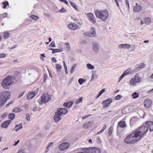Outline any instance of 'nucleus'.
<instances>
[{"mask_svg":"<svg viewBox=\"0 0 153 153\" xmlns=\"http://www.w3.org/2000/svg\"><path fill=\"white\" fill-rule=\"evenodd\" d=\"M112 127L111 126H110L109 128L108 129V134L110 136L112 134Z\"/></svg>","mask_w":153,"mask_h":153,"instance_id":"obj_48","label":"nucleus"},{"mask_svg":"<svg viewBox=\"0 0 153 153\" xmlns=\"http://www.w3.org/2000/svg\"><path fill=\"white\" fill-rule=\"evenodd\" d=\"M26 119L27 120H29L30 119V115L29 114H26Z\"/></svg>","mask_w":153,"mask_h":153,"instance_id":"obj_55","label":"nucleus"},{"mask_svg":"<svg viewBox=\"0 0 153 153\" xmlns=\"http://www.w3.org/2000/svg\"><path fill=\"white\" fill-rule=\"evenodd\" d=\"M62 51L63 49L62 48L60 49H55L53 52H52V53L54 54L56 52H62Z\"/></svg>","mask_w":153,"mask_h":153,"instance_id":"obj_40","label":"nucleus"},{"mask_svg":"<svg viewBox=\"0 0 153 153\" xmlns=\"http://www.w3.org/2000/svg\"><path fill=\"white\" fill-rule=\"evenodd\" d=\"M105 91V89L103 88L99 92V93L101 95Z\"/></svg>","mask_w":153,"mask_h":153,"instance_id":"obj_60","label":"nucleus"},{"mask_svg":"<svg viewBox=\"0 0 153 153\" xmlns=\"http://www.w3.org/2000/svg\"><path fill=\"white\" fill-rule=\"evenodd\" d=\"M146 125H147V126L149 128L150 132L153 131V122L149 121L148 122L146 121L145 123Z\"/></svg>","mask_w":153,"mask_h":153,"instance_id":"obj_17","label":"nucleus"},{"mask_svg":"<svg viewBox=\"0 0 153 153\" xmlns=\"http://www.w3.org/2000/svg\"><path fill=\"white\" fill-rule=\"evenodd\" d=\"M97 141L98 143H101V139L99 138H97Z\"/></svg>","mask_w":153,"mask_h":153,"instance_id":"obj_61","label":"nucleus"},{"mask_svg":"<svg viewBox=\"0 0 153 153\" xmlns=\"http://www.w3.org/2000/svg\"><path fill=\"white\" fill-rule=\"evenodd\" d=\"M149 129V128L147 125H146L145 123H143L142 126L140 127L139 130L141 132V134L140 135V138L143 137V136L146 133Z\"/></svg>","mask_w":153,"mask_h":153,"instance_id":"obj_4","label":"nucleus"},{"mask_svg":"<svg viewBox=\"0 0 153 153\" xmlns=\"http://www.w3.org/2000/svg\"><path fill=\"white\" fill-rule=\"evenodd\" d=\"M89 148H79L78 150V151H83L85 152H88L89 150Z\"/></svg>","mask_w":153,"mask_h":153,"instance_id":"obj_36","label":"nucleus"},{"mask_svg":"<svg viewBox=\"0 0 153 153\" xmlns=\"http://www.w3.org/2000/svg\"><path fill=\"white\" fill-rule=\"evenodd\" d=\"M87 16L88 17V20L92 23L95 24L96 22V20L93 14L91 13H88Z\"/></svg>","mask_w":153,"mask_h":153,"instance_id":"obj_9","label":"nucleus"},{"mask_svg":"<svg viewBox=\"0 0 153 153\" xmlns=\"http://www.w3.org/2000/svg\"><path fill=\"white\" fill-rule=\"evenodd\" d=\"M10 97V93L8 91H4L1 92L0 94L1 99H2L6 102Z\"/></svg>","mask_w":153,"mask_h":153,"instance_id":"obj_5","label":"nucleus"},{"mask_svg":"<svg viewBox=\"0 0 153 153\" xmlns=\"http://www.w3.org/2000/svg\"><path fill=\"white\" fill-rule=\"evenodd\" d=\"M22 111V109L18 107H16L13 108L12 111L15 113L19 112Z\"/></svg>","mask_w":153,"mask_h":153,"instance_id":"obj_32","label":"nucleus"},{"mask_svg":"<svg viewBox=\"0 0 153 153\" xmlns=\"http://www.w3.org/2000/svg\"><path fill=\"white\" fill-rule=\"evenodd\" d=\"M53 145V143L52 142H50L48 144V147H52Z\"/></svg>","mask_w":153,"mask_h":153,"instance_id":"obj_63","label":"nucleus"},{"mask_svg":"<svg viewBox=\"0 0 153 153\" xmlns=\"http://www.w3.org/2000/svg\"><path fill=\"white\" fill-rule=\"evenodd\" d=\"M126 126V125L124 121H120L118 124L117 127V129H118L119 127H121L122 128H124Z\"/></svg>","mask_w":153,"mask_h":153,"instance_id":"obj_20","label":"nucleus"},{"mask_svg":"<svg viewBox=\"0 0 153 153\" xmlns=\"http://www.w3.org/2000/svg\"><path fill=\"white\" fill-rule=\"evenodd\" d=\"M132 72V71L131 69L130 68H128L126 71H125L123 73L124 74L125 76L127 75L130 74H131Z\"/></svg>","mask_w":153,"mask_h":153,"instance_id":"obj_29","label":"nucleus"},{"mask_svg":"<svg viewBox=\"0 0 153 153\" xmlns=\"http://www.w3.org/2000/svg\"><path fill=\"white\" fill-rule=\"evenodd\" d=\"M2 5H3V8L5 9L6 8L7 6L9 5V4L8 1H6L3 2Z\"/></svg>","mask_w":153,"mask_h":153,"instance_id":"obj_47","label":"nucleus"},{"mask_svg":"<svg viewBox=\"0 0 153 153\" xmlns=\"http://www.w3.org/2000/svg\"><path fill=\"white\" fill-rule=\"evenodd\" d=\"M83 34L88 36L93 37L96 34L94 28L93 27H91L90 29V31L88 32L83 33Z\"/></svg>","mask_w":153,"mask_h":153,"instance_id":"obj_10","label":"nucleus"},{"mask_svg":"<svg viewBox=\"0 0 153 153\" xmlns=\"http://www.w3.org/2000/svg\"><path fill=\"white\" fill-rule=\"evenodd\" d=\"M59 12L61 13L66 12L67 10L64 7H62L60 10H59Z\"/></svg>","mask_w":153,"mask_h":153,"instance_id":"obj_50","label":"nucleus"},{"mask_svg":"<svg viewBox=\"0 0 153 153\" xmlns=\"http://www.w3.org/2000/svg\"><path fill=\"white\" fill-rule=\"evenodd\" d=\"M7 113H4L2 114L1 116V117L2 118H5L7 117Z\"/></svg>","mask_w":153,"mask_h":153,"instance_id":"obj_52","label":"nucleus"},{"mask_svg":"<svg viewBox=\"0 0 153 153\" xmlns=\"http://www.w3.org/2000/svg\"><path fill=\"white\" fill-rule=\"evenodd\" d=\"M93 46L92 49L93 52L95 53H97L99 50L98 44L96 42H93L92 43Z\"/></svg>","mask_w":153,"mask_h":153,"instance_id":"obj_12","label":"nucleus"},{"mask_svg":"<svg viewBox=\"0 0 153 153\" xmlns=\"http://www.w3.org/2000/svg\"><path fill=\"white\" fill-rule=\"evenodd\" d=\"M131 45L128 44H120L119 45V48H126L127 49H128L130 48Z\"/></svg>","mask_w":153,"mask_h":153,"instance_id":"obj_23","label":"nucleus"},{"mask_svg":"<svg viewBox=\"0 0 153 153\" xmlns=\"http://www.w3.org/2000/svg\"><path fill=\"white\" fill-rule=\"evenodd\" d=\"M69 2L71 6L73 7H74L75 9V10H78V9L76 6L77 5L75 3L71 1H70Z\"/></svg>","mask_w":153,"mask_h":153,"instance_id":"obj_39","label":"nucleus"},{"mask_svg":"<svg viewBox=\"0 0 153 153\" xmlns=\"http://www.w3.org/2000/svg\"><path fill=\"white\" fill-rule=\"evenodd\" d=\"M145 64L143 63H140L139 64H137L135 66V71H138V68H144L145 67Z\"/></svg>","mask_w":153,"mask_h":153,"instance_id":"obj_25","label":"nucleus"},{"mask_svg":"<svg viewBox=\"0 0 153 153\" xmlns=\"http://www.w3.org/2000/svg\"><path fill=\"white\" fill-rule=\"evenodd\" d=\"M94 13L97 18L103 21H105L108 17L109 13L106 10H96L94 12Z\"/></svg>","mask_w":153,"mask_h":153,"instance_id":"obj_1","label":"nucleus"},{"mask_svg":"<svg viewBox=\"0 0 153 153\" xmlns=\"http://www.w3.org/2000/svg\"><path fill=\"white\" fill-rule=\"evenodd\" d=\"M125 76L124 74L123 73L120 77L119 82Z\"/></svg>","mask_w":153,"mask_h":153,"instance_id":"obj_53","label":"nucleus"},{"mask_svg":"<svg viewBox=\"0 0 153 153\" xmlns=\"http://www.w3.org/2000/svg\"><path fill=\"white\" fill-rule=\"evenodd\" d=\"M121 97V96L120 95H118L115 97V99L117 100H118L120 99Z\"/></svg>","mask_w":153,"mask_h":153,"instance_id":"obj_51","label":"nucleus"},{"mask_svg":"<svg viewBox=\"0 0 153 153\" xmlns=\"http://www.w3.org/2000/svg\"><path fill=\"white\" fill-rule=\"evenodd\" d=\"M65 45H67V47L68 49L70 48V46L69 45V44L68 42L65 43Z\"/></svg>","mask_w":153,"mask_h":153,"instance_id":"obj_64","label":"nucleus"},{"mask_svg":"<svg viewBox=\"0 0 153 153\" xmlns=\"http://www.w3.org/2000/svg\"><path fill=\"white\" fill-rule=\"evenodd\" d=\"M49 46L50 47L55 48L56 47L55 42H52L49 45Z\"/></svg>","mask_w":153,"mask_h":153,"instance_id":"obj_49","label":"nucleus"},{"mask_svg":"<svg viewBox=\"0 0 153 153\" xmlns=\"http://www.w3.org/2000/svg\"><path fill=\"white\" fill-rule=\"evenodd\" d=\"M40 59H42V60H44V58H43L45 57V56L44 54H40Z\"/></svg>","mask_w":153,"mask_h":153,"instance_id":"obj_56","label":"nucleus"},{"mask_svg":"<svg viewBox=\"0 0 153 153\" xmlns=\"http://www.w3.org/2000/svg\"><path fill=\"white\" fill-rule=\"evenodd\" d=\"M14 77L11 75H8L4 78L1 83V86L5 89L10 88L11 85L13 82Z\"/></svg>","mask_w":153,"mask_h":153,"instance_id":"obj_2","label":"nucleus"},{"mask_svg":"<svg viewBox=\"0 0 153 153\" xmlns=\"http://www.w3.org/2000/svg\"><path fill=\"white\" fill-rule=\"evenodd\" d=\"M88 153H100V150L97 147H89Z\"/></svg>","mask_w":153,"mask_h":153,"instance_id":"obj_11","label":"nucleus"},{"mask_svg":"<svg viewBox=\"0 0 153 153\" xmlns=\"http://www.w3.org/2000/svg\"><path fill=\"white\" fill-rule=\"evenodd\" d=\"M68 142H64L60 144L58 146V149L60 151H63L67 149L69 146Z\"/></svg>","mask_w":153,"mask_h":153,"instance_id":"obj_7","label":"nucleus"},{"mask_svg":"<svg viewBox=\"0 0 153 153\" xmlns=\"http://www.w3.org/2000/svg\"><path fill=\"white\" fill-rule=\"evenodd\" d=\"M7 13H6L0 14V21H1L4 18L7 17Z\"/></svg>","mask_w":153,"mask_h":153,"instance_id":"obj_27","label":"nucleus"},{"mask_svg":"<svg viewBox=\"0 0 153 153\" xmlns=\"http://www.w3.org/2000/svg\"><path fill=\"white\" fill-rule=\"evenodd\" d=\"M10 36V34L8 32L4 33L3 35L4 38L5 39H7Z\"/></svg>","mask_w":153,"mask_h":153,"instance_id":"obj_34","label":"nucleus"},{"mask_svg":"<svg viewBox=\"0 0 153 153\" xmlns=\"http://www.w3.org/2000/svg\"><path fill=\"white\" fill-rule=\"evenodd\" d=\"M77 65L76 64H73L72 67L70 70V72L71 74H73L75 71V70L76 68Z\"/></svg>","mask_w":153,"mask_h":153,"instance_id":"obj_35","label":"nucleus"},{"mask_svg":"<svg viewBox=\"0 0 153 153\" xmlns=\"http://www.w3.org/2000/svg\"><path fill=\"white\" fill-rule=\"evenodd\" d=\"M15 114L13 113H10L8 116V118L9 119H11L12 120H13L15 117Z\"/></svg>","mask_w":153,"mask_h":153,"instance_id":"obj_42","label":"nucleus"},{"mask_svg":"<svg viewBox=\"0 0 153 153\" xmlns=\"http://www.w3.org/2000/svg\"><path fill=\"white\" fill-rule=\"evenodd\" d=\"M144 21L145 24L149 25L151 23V19L149 17H146L144 19Z\"/></svg>","mask_w":153,"mask_h":153,"instance_id":"obj_26","label":"nucleus"},{"mask_svg":"<svg viewBox=\"0 0 153 153\" xmlns=\"http://www.w3.org/2000/svg\"><path fill=\"white\" fill-rule=\"evenodd\" d=\"M112 102V100L111 98H108L103 101L102 104L103 105V108L107 107Z\"/></svg>","mask_w":153,"mask_h":153,"instance_id":"obj_13","label":"nucleus"},{"mask_svg":"<svg viewBox=\"0 0 153 153\" xmlns=\"http://www.w3.org/2000/svg\"><path fill=\"white\" fill-rule=\"evenodd\" d=\"M86 67L88 69L92 70L94 68V67L90 63H88L86 64Z\"/></svg>","mask_w":153,"mask_h":153,"instance_id":"obj_38","label":"nucleus"},{"mask_svg":"<svg viewBox=\"0 0 153 153\" xmlns=\"http://www.w3.org/2000/svg\"><path fill=\"white\" fill-rule=\"evenodd\" d=\"M130 82L131 85L133 86H135L136 85V83H137L133 78L131 79Z\"/></svg>","mask_w":153,"mask_h":153,"instance_id":"obj_31","label":"nucleus"},{"mask_svg":"<svg viewBox=\"0 0 153 153\" xmlns=\"http://www.w3.org/2000/svg\"><path fill=\"white\" fill-rule=\"evenodd\" d=\"M96 74H93L92 75V78L90 80V81H92L94 79V78L95 76H96Z\"/></svg>","mask_w":153,"mask_h":153,"instance_id":"obj_58","label":"nucleus"},{"mask_svg":"<svg viewBox=\"0 0 153 153\" xmlns=\"http://www.w3.org/2000/svg\"><path fill=\"white\" fill-rule=\"evenodd\" d=\"M152 104V101L149 99H146L144 101V105L145 107L149 108L150 107Z\"/></svg>","mask_w":153,"mask_h":153,"instance_id":"obj_18","label":"nucleus"},{"mask_svg":"<svg viewBox=\"0 0 153 153\" xmlns=\"http://www.w3.org/2000/svg\"><path fill=\"white\" fill-rule=\"evenodd\" d=\"M132 72V71L131 69L130 68H128L126 71H125L123 73L124 74L125 76L127 75L130 74H131Z\"/></svg>","mask_w":153,"mask_h":153,"instance_id":"obj_30","label":"nucleus"},{"mask_svg":"<svg viewBox=\"0 0 153 153\" xmlns=\"http://www.w3.org/2000/svg\"><path fill=\"white\" fill-rule=\"evenodd\" d=\"M93 124V121H90L84 124L83 126V127L85 128H87L91 127Z\"/></svg>","mask_w":153,"mask_h":153,"instance_id":"obj_21","label":"nucleus"},{"mask_svg":"<svg viewBox=\"0 0 153 153\" xmlns=\"http://www.w3.org/2000/svg\"><path fill=\"white\" fill-rule=\"evenodd\" d=\"M141 133V132L140 130L135 131L133 133H132L127 137L124 140L125 142L127 143H129L136 142V140L134 142L133 139L134 138L138 137Z\"/></svg>","mask_w":153,"mask_h":153,"instance_id":"obj_3","label":"nucleus"},{"mask_svg":"<svg viewBox=\"0 0 153 153\" xmlns=\"http://www.w3.org/2000/svg\"><path fill=\"white\" fill-rule=\"evenodd\" d=\"M106 128V125L105 124L102 127V129L99 131L97 132L96 134V135H98L99 134H101L105 130Z\"/></svg>","mask_w":153,"mask_h":153,"instance_id":"obj_33","label":"nucleus"},{"mask_svg":"<svg viewBox=\"0 0 153 153\" xmlns=\"http://www.w3.org/2000/svg\"><path fill=\"white\" fill-rule=\"evenodd\" d=\"M38 108L37 106L33 108V111H36L37 110Z\"/></svg>","mask_w":153,"mask_h":153,"instance_id":"obj_62","label":"nucleus"},{"mask_svg":"<svg viewBox=\"0 0 153 153\" xmlns=\"http://www.w3.org/2000/svg\"><path fill=\"white\" fill-rule=\"evenodd\" d=\"M18 127H19V128H17L15 130L16 131H17L19 130L22 128V124L20 123L19 124H17L15 126V128H16Z\"/></svg>","mask_w":153,"mask_h":153,"instance_id":"obj_41","label":"nucleus"},{"mask_svg":"<svg viewBox=\"0 0 153 153\" xmlns=\"http://www.w3.org/2000/svg\"><path fill=\"white\" fill-rule=\"evenodd\" d=\"M139 93L137 92H134L131 94V96L133 97V99H135L139 97Z\"/></svg>","mask_w":153,"mask_h":153,"instance_id":"obj_37","label":"nucleus"},{"mask_svg":"<svg viewBox=\"0 0 153 153\" xmlns=\"http://www.w3.org/2000/svg\"><path fill=\"white\" fill-rule=\"evenodd\" d=\"M6 55L5 53H0V59L4 58L6 57Z\"/></svg>","mask_w":153,"mask_h":153,"instance_id":"obj_54","label":"nucleus"},{"mask_svg":"<svg viewBox=\"0 0 153 153\" xmlns=\"http://www.w3.org/2000/svg\"><path fill=\"white\" fill-rule=\"evenodd\" d=\"M126 4L128 6V8L129 9V3L128 0H126Z\"/></svg>","mask_w":153,"mask_h":153,"instance_id":"obj_59","label":"nucleus"},{"mask_svg":"<svg viewBox=\"0 0 153 153\" xmlns=\"http://www.w3.org/2000/svg\"><path fill=\"white\" fill-rule=\"evenodd\" d=\"M83 98V97H79L76 102L75 104H77L81 103L82 101Z\"/></svg>","mask_w":153,"mask_h":153,"instance_id":"obj_44","label":"nucleus"},{"mask_svg":"<svg viewBox=\"0 0 153 153\" xmlns=\"http://www.w3.org/2000/svg\"><path fill=\"white\" fill-rule=\"evenodd\" d=\"M61 114H59V113L56 111L53 117L54 120L56 122H58L62 119V118L61 117Z\"/></svg>","mask_w":153,"mask_h":153,"instance_id":"obj_16","label":"nucleus"},{"mask_svg":"<svg viewBox=\"0 0 153 153\" xmlns=\"http://www.w3.org/2000/svg\"><path fill=\"white\" fill-rule=\"evenodd\" d=\"M133 78L137 83L140 82L141 80V78L140 77H139L138 75L137 74H136L135 75L134 77Z\"/></svg>","mask_w":153,"mask_h":153,"instance_id":"obj_28","label":"nucleus"},{"mask_svg":"<svg viewBox=\"0 0 153 153\" xmlns=\"http://www.w3.org/2000/svg\"><path fill=\"white\" fill-rule=\"evenodd\" d=\"M86 80L85 79L81 78L78 79V82L79 84L81 85L86 81Z\"/></svg>","mask_w":153,"mask_h":153,"instance_id":"obj_43","label":"nucleus"},{"mask_svg":"<svg viewBox=\"0 0 153 153\" xmlns=\"http://www.w3.org/2000/svg\"><path fill=\"white\" fill-rule=\"evenodd\" d=\"M39 91V88H37L35 91H32L29 92L27 95V99L28 100H30L33 98L37 93Z\"/></svg>","mask_w":153,"mask_h":153,"instance_id":"obj_8","label":"nucleus"},{"mask_svg":"<svg viewBox=\"0 0 153 153\" xmlns=\"http://www.w3.org/2000/svg\"><path fill=\"white\" fill-rule=\"evenodd\" d=\"M57 111L62 116V114H66L67 113L68 110L65 108H59L57 109Z\"/></svg>","mask_w":153,"mask_h":153,"instance_id":"obj_14","label":"nucleus"},{"mask_svg":"<svg viewBox=\"0 0 153 153\" xmlns=\"http://www.w3.org/2000/svg\"><path fill=\"white\" fill-rule=\"evenodd\" d=\"M61 2H64L66 4H68V1L66 0H59Z\"/></svg>","mask_w":153,"mask_h":153,"instance_id":"obj_57","label":"nucleus"},{"mask_svg":"<svg viewBox=\"0 0 153 153\" xmlns=\"http://www.w3.org/2000/svg\"><path fill=\"white\" fill-rule=\"evenodd\" d=\"M30 18L35 20H37L39 18V17L38 16L33 15H31Z\"/></svg>","mask_w":153,"mask_h":153,"instance_id":"obj_45","label":"nucleus"},{"mask_svg":"<svg viewBox=\"0 0 153 153\" xmlns=\"http://www.w3.org/2000/svg\"><path fill=\"white\" fill-rule=\"evenodd\" d=\"M48 101V94H45L42 95L41 98L39 99L38 100V102L41 104H42L43 103H45Z\"/></svg>","mask_w":153,"mask_h":153,"instance_id":"obj_6","label":"nucleus"},{"mask_svg":"<svg viewBox=\"0 0 153 153\" xmlns=\"http://www.w3.org/2000/svg\"><path fill=\"white\" fill-rule=\"evenodd\" d=\"M62 67V66L59 64H57L56 65V68L57 71H60Z\"/></svg>","mask_w":153,"mask_h":153,"instance_id":"obj_46","label":"nucleus"},{"mask_svg":"<svg viewBox=\"0 0 153 153\" xmlns=\"http://www.w3.org/2000/svg\"><path fill=\"white\" fill-rule=\"evenodd\" d=\"M68 27L69 29L73 30H77L79 28L78 25L74 23H71L69 24Z\"/></svg>","mask_w":153,"mask_h":153,"instance_id":"obj_15","label":"nucleus"},{"mask_svg":"<svg viewBox=\"0 0 153 153\" xmlns=\"http://www.w3.org/2000/svg\"><path fill=\"white\" fill-rule=\"evenodd\" d=\"M74 103V102L73 100L71 101H69L68 102H65L64 103L63 105L65 107L70 108L72 105Z\"/></svg>","mask_w":153,"mask_h":153,"instance_id":"obj_22","label":"nucleus"},{"mask_svg":"<svg viewBox=\"0 0 153 153\" xmlns=\"http://www.w3.org/2000/svg\"><path fill=\"white\" fill-rule=\"evenodd\" d=\"M142 8V7L140 5L135 6L134 7L133 10L135 12H138L141 10Z\"/></svg>","mask_w":153,"mask_h":153,"instance_id":"obj_24","label":"nucleus"},{"mask_svg":"<svg viewBox=\"0 0 153 153\" xmlns=\"http://www.w3.org/2000/svg\"><path fill=\"white\" fill-rule=\"evenodd\" d=\"M11 123V121L7 120L5 121L1 125V127L2 128H7Z\"/></svg>","mask_w":153,"mask_h":153,"instance_id":"obj_19","label":"nucleus"}]
</instances>
